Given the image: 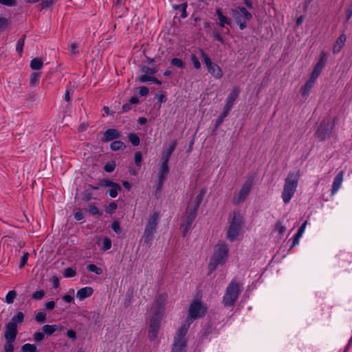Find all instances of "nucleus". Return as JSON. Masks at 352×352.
<instances>
[{
	"label": "nucleus",
	"mask_w": 352,
	"mask_h": 352,
	"mask_svg": "<svg viewBox=\"0 0 352 352\" xmlns=\"http://www.w3.org/2000/svg\"><path fill=\"white\" fill-rule=\"evenodd\" d=\"M228 246L224 241H219L217 243L208 264L210 274L215 270L219 265L225 263L228 256Z\"/></svg>",
	"instance_id": "obj_1"
},
{
	"label": "nucleus",
	"mask_w": 352,
	"mask_h": 352,
	"mask_svg": "<svg viewBox=\"0 0 352 352\" xmlns=\"http://www.w3.org/2000/svg\"><path fill=\"white\" fill-rule=\"evenodd\" d=\"M243 224V217L239 212H233L229 217V226L227 230L226 238L230 241H234L240 234Z\"/></svg>",
	"instance_id": "obj_2"
},
{
	"label": "nucleus",
	"mask_w": 352,
	"mask_h": 352,
	"mask_svg": "<svg viewBox=\"0 0 352 352\" xmlns=\"http://www.w3.org/2000/svg\"><path fill=\"white\" fill-rule=\"evenodd\" d=\"M299 177L298 174L292 172L286 177L281 195L285 204L289 203L294 195L298 186Z\"/></svg>",
	"instance_id": "obj_3"
},
{
	"label": "nucleus",
	"mask_w": 352,
	"mask_h": 352,
	"mask_svg": "<svg viewBox=\"0 0 352 352\" xmlns=\"http://www.w3.org/2000/svg\"><path fill=\"white\" fill-rule=\"evenodd\" d=\"M241 285L235 280L232 279L226 287L223 297V304L225 307H232L237 300L241 293Z\"/></svg>",
	"instance_id": "obj_4"
},
{
	"label": "nucleus",
	"mask_w": 352,
	"mask_h": 352,
	"mask_svg": "<svg viewBox=\"0 0 352 352\" xmlns=\"http://www.w3.org/2000/svg\"><path fill=\"white\" fill-rule=\"evenodd\" d=\"M188 333V327L181 325L176 331L173 338L170 352H186L188 340L186 337Z\"/></svg>",
	"instance_id": "obj_5"
},
{
	"label": "nucleus",
	"mask_w": 352,
	"mask_h": 352,
	"mask_svg": "<svg viewBox=\"0 0 352 352\" xmlns=\"http://www.w3.org/2000/svg\"><path fill=\"white\" fill-rule=\"evenodd\" d=\"M159 219L160 212L157 211L154 212L148 219L142 236L144 243L148 246H150L153 241V235L157 230Z\"/></svg>",
	"instance_id": "obj_6"
},
{
	"label": "nucleus",
	"mask_w": 352,
	"mask_h": 352,
	"mask_svg": "<svg viewBox=\"0 0 352 352\" xmlns=\"http://www.w3.org/2000/svg\"><path fill=\"white\" fill-rule=\"evenodd\" d=\"M206 312V307L201 303V302L198 300H194L190 305L188 315L186 322L182 325L188 327V329L193 320L198 318L203 317Z\"/></svg>",
	"instance_id": "obj_7"
},
{
	"label": "nucleus",
	"mask_w": 352,
	"mask_h": 352,
	"mask_svg": "<svg viewBox=\"0 0 352 352\" xmlns=\"http://www.w3.org/2000/svg\"><path fill=\"white\" fill-rule=\"evenodd\" d=\"M254 184V177H249L242 186L240 190L234 192V197L232 199V203L234 206H237L243 203L252 190Z\"/></svg>",
	"instance_id": "obj_8"
},
{
	"label": "nucleus",
	"mask_w": 352,
	"mask_h": 352,
	"mask_svg": "<svg viewBox=\"0 0 352 352\" xmlns=\"http://www.w3.org/2000/svg\"><path fill=\"white\" fill-rule=\"evenodd\" d=\"M167 301V295L160 294L158 295L152 306L153 318L162 319L164 314L165 305Z\"/></svg>",
	"instance_id": "obj_9"
},
{
	"label": "nucleus",
	"mask_w": 352,
	"mask_h": 352,
	"mask_svg": "<svg viewBox=\"0 0 352 352\" xmlns=\"http://www.w3.org/2000/svg\"><path fill=\"white\" fill-rule=\"evenodd\" d=\"M201 55L207 67L208 72L217 79L222 78L223 72L221 67L216 63L212 62L208 54L202 50H201Z\"/></svg>",
	"instance_id": "obj_10"
},
{
	"label": "nucleus",
	"mask_w": 352,
	"mask_h": 352,
	"mask_svg": "<svg viewBox=\"0 0 352 352\" xmlns=\"http://www.w3.org/2000/svg\"><path fill=\"white\" fill-rule=\"evenodd\" d=\"M334 123L331 121H322L318 126L316 135L320 141H324L331 136L333 129L334 128Z\"/></svg>",
	"instance_id": "obj_11"
},
{
	"label": "nucleus",
	"mask_w": 352,
	"mask_h": 352,
	"mask_svg": "<svg viewBox=\"0 0 352 352\" xmlns=\"http://www.w3.org/2000/svg\"><path fill=\"white\" fill-rule=\"evenodd\" d=\"M197 216V211L195 209L188 208L186 211V217L184 223L181 225L182 236H185L191 228L192 223Z\"/></svg>",
	"instance_id": "obj_12"
},
{
	"label": "nucleus",
	"mask_w": 352,
	"mask_h": 352,
	"mask_svg": "<svg viewBox=\"0 0 352 352\" xmlns=\"http://www.w3.org/2000/svg\"><path fill=\"white\" fill-rule=\"evenodd\" d=\"M161 320L162 319L151 317L148 331V338L151 340H154L157 337Z\"/></svg>",
	"instance_id": "obj_13"
},
{
	"label": "nucleus",
	"mask_w": 352,
	"mask_h": 352,
	"mask_svg": "<svg viewBox=\"0 0 352 352\" xmlns=\"http://www.w3.org/2000/svg\"><path fill=\"white\" fill-rule=\"evenodd\" d=\"M18 333L17 325L13 322H8L6 325L4 337L6 340H15Z\"/></svg>",
	"instance_id": "obj_14"
},
{
	"label": "nucleus",
	"mask_w": 352,
	"mask_h": 352,
	"mask_svg": "<svg viewBox=\"0 0 352 352\" xmlns=\"http://www.w3.org/2000/svg\"><path fill=\"white\" fill-rule=\"evenodd\" d=\"M120 136V133L118 130L114 129H109L104 133L102 140L104 142H107L119 138Z\"/></svg>",
	"instance_id": "obj_15"
},
{
	"label": "nucleus",
	"mask_w": 352,
	"mask_h": 352,
	"mask_svg": "<svg viewBox=\"0 0 352 352\" xmlns=\"http://www.w3.org/2000/svg\"><path fill=\"white\" fill-rule=\"evenodd\" d=\"M216 14L218 17L219 22L218 25L221 28H225L226 25H231V21L227 16H226L222 12L221 8L216 10Z\"/></svg>",
	"instance_id": "obj_16"
},
{
	"label": "nucleus",
	"mask_w": 352,
	"mask_h": 352,
	"mask_svg": "<svg viewBox=\"0 0 352 352\" xmlns=\"http://www.w3.org/2000/svg\"><path fill=\"white\" fill-rule=\"evenodd\" d=\"M94 293V289L91 287H85L80 289L76 292V297L80 300H82L89 296Z\"/></svg>",
	"instance_id": "obj_17"
},
{
	"label": "nucleus",
	"mask_w": 352,
	"mask_h": 352,
	"mask_svg": "<svg viewBox=\"0 0 352 352\" xmlns=\"http://www.w3.org/2000/svg\"><path fill=\"white\" fill-rule=\"evenodd\" d=\"M343 181V171H340L334 178L332 188H331V194H335L338 189L340 188L342 182Z\"/></svg>",
	"instance_id": "obj_18"
},
{
	"label": "nucleus",
	"mask_w": 352,
	"mask_h": 352,
	"mask_svg": "<svg viewBox=\"0 0 352 352\" xmlns=\"http://www.w3.org/2000/svg\"><path fill=\"white\" fill-rule=\"evenodd\" d=\"M346 38L344 34H342L336 40L333 47V53L334 54L339 53L343 47L344 43L346 42Z\"/></svg>",
	"instance_id": "obj_19"
},
{
	"label": "nucleus",
	"mask_w": 352,
	"mask_h": 352,
	"mask_svg": "<svg viewBox=\"0 0 352 352\" xmlns=\"http://www.w3.org/2000/svg\"><path fill=\"white\" fill-rule=\"evenodd\" d=\"M239 11H236L233 15L242 16V19L250 21L252 18V14L244 7H238Z\"/></svg>",
	"instance_id": "obj_20"
},
{
	"label": "nucleus",
	"mask_w": 352,
	"mask_h": 352,
	"mask_svg": "<svg viewBox=\"0 0 352 352\" xmlns=\"http://www.w3.org/2000/svg\"><path fill=\"white\" fill-rule=\"evenodd\" d=\"M63 327L56 324H45L42 327V330L47 336L52 335L55 331L61 330Z\"/></svg>",
	"instance_id": "obj_21"
},
{
	"label": "nucleus",
	"mask_w": 352,
	"mask_h": 352,
	"mask_svg": "<svg viewBox=\"0 0 352 352\" xmlns=\"http://www.w3.org/2000/svg\"><path fill=\"white\" fill-rule=\"evenodd\" d=\"M316 81L309 79L305 84L301 87L300 92L303 97L308 96L309 91L312 89Z\"/></svg>",
	"instance_id": "obj_22"
},
{
	"label": "nucleus",
	"mask_w": 352,
	"mask_h": 352,
	"mask_svg": "<svg viewBox=\"0 0 352 352\" xmlns=\"http://www.w3.org/2000/svg\"><path fill=\"white\" fill-rule=\"evenodd\" d=\"M169 173L168 163L161 162L159 172L157 173V177L166 179Z\"/></svg>",
	"instance_id": "obj_23"
},
{
	"label": "nucleus",
	"mask_w": 352,
	"mask_h": 352,
	"mask_svg": "<svg viewBox=\"0 0 352 352\" xmlns=\"http://www.w3.org/2000/svg\"><path fill=\"white\" fill-rule=\"evenodd\" d=\"M138 80L141 82H148V81H152V82H153L154 83H155L157 85H162V83L161 80H158L155 77L152 76H149V75H148L147 74H145V73H144V74L141 75L139 77Z\"/></svg>",
	"instance_id": "obj_24"
},
{
	"label": "nucleus",
	"mask_w": 352,
	"mask_h": 352,
	"mask_svg": "<svg viewBox=\"0 0 352 352\" xmlns=\"http://www.w3.org/2000/svg\"><path fill=\"white\" fill-rule=\"evenodd\" d=\"M188 4L187 3H184L179 5H173V8L175 10H178L181 12L180 18L185 19L187 17L188 14L186 12Z\"/></svg>",
	"instance_id": "obj_25"
},
{
	"label": "nucleus",
	"mask_w": 352,
	"mask_h": 352,
	"mask_svg": "<svg viewBox=\"0 0 352 352\" xmlns=\"http://www.w3.org/2000/svg\"><path fill=\"white\" fill-rule=\"evenodd\" d=\"M206 191L204 190H201L199 193L197 195L195 198V204L193 206H191L190 208L195 209V210L198 211L200 204H201Z\"/></svg>",
	"instance_id": "obj_26"
},
{
	"label": "nucleus",
	"mask_w": 352,
	"mask_h": 352,
	"mask_svg": "<svg viewBox=\"0 0 352 352\" xmlns=\"http://www.w3.org/2000/svg\"><path fill=\"white\" fill-rule=\"evenodd\" d=\"M43 66V63L39 58H34L30 62V67L34 70H39Z\"/></svg>",
	"instance_id": "obj_27"
},
{
	"label": "nucleus",
	"mask_w": 352,
	"mask_h": 352,
	"mask_svg": "<svg viewBox=\"0 0 352 352\" xmlns=\"http://www.w3.org/2000/svg\"><path fill=\"white\" fill-rule=\"evenodd\" d=\"M327 60V54H326V53L324 52H322L320 54V60H318V62L316 65L315 67L318 68V69H320L322 71V69L324 68V67L326 65Z\"/></svg>",
	"instance_id": "obj_28"
},
{
	"label": "nucleus",
	"mask_w": 352,
	"mask_h": 352,
	"mask_svg": "<svg viewBox=\"0 0 352 352\" xmlns=\"http://www.w3.org/2000/svg\"><path fill=\"white\" fill-rule=\"evenodd\" d=\"M110 148L112 151H118L124 149L126 146L123 142L120 140H116L111 144Z\"/></svg>",
	"instance_id": "obj_29"
},
{
	"label": "nucleus",
	"mask_w": 352,
	"mask_h": 352,
	"mask_svg": "<svg viewBox=\"0 0 352 352\" xmlns=\"http://www.w3.org/2000/svg\"><path fill=\"white\" fill-rule=\"evenodd\" d=\"M240 93V89L239 87H234L232 92L228 96L227 100L230 103H234L235 100L238 98Z\"/></svg>",
	"instance_id": "obj_30"
},
{
	"label": "nucleus",
	"mask_w": 352,
	"mask_h": 352,
	"mask_svg": "<svg viewBox=\"0 0 352 352\" xmlns=\"http://www.w3.org/2000/svg\"><path fill=\"white\" fill-rule=\"evenodd\" d=\"M24 320V314L21 311H19L14 315L9 322H13L17 325V323L22 324Z\"/></svg>",
	"instance_id": "obj_31"
},
{
	"label": "nucleus",
	"mask_w": 352,
	"mask_h": 352,
	"mask_svg": "<svg viewBox=\"0 0 352 352\" xmlns=\"http://www.w3.org/2000/svg\"><path fill=\"white\" fill-rule=\"evenodd\" d=\"M41 74L39 72H33L30 75V85L32 87L36 86L40 80Z\"/></svg>",
	"instance_id": "obj_32"
},
{
	"label": "nucleus",
	"mask_w": 352,
	"mask_h": 352,
	"mask_svg": "<svg viewBox=\"0 0 352 352\" xmlns=\"http://www.w3.org/2000/svg\"><path fill=\"white\" fill-rule=\"evenodd\" d=\"M25 34L21 36V37L18 40L16 45V50L18 53L21 55L23 53V45L25 43Z\"/></svg>",
	"instance_id": "obj_33"
},
{
	"label": "nucleus",
	"mask_w": 352,
	"mask_h": 352,
	"mask_svg": "<svg viewBox=\"0 0 352 352\" xmlns=\"http://www.w3.org/2000/svg\"><path fill=\"white\" fill-rule=\"evenodd\" d=\"M87 270L89 271V272H94L97 275H100L102 274V268L99 267H97L96 265L94 264H88L87 265Z\"/></svg>",
	"instance_id": "obj_34"
},
{
	"label": "nucleus",
	"mask_w": 352,
	"mask_h": 352,
	"mask_svg": "<svg viewBox=\"0 0 352 352\" xmlns=\"http://www.w3.org/2000/svg\"><path fill=\"white\" fill-rule=\"evenodd\" d=\"M233 16L235 19L236 23L239 26V29L241 30L245 29L247 27L246 21H245L244 19H242V16H238V15H233Z\"/></svg>",
	"instance_id": "obj_35"
},
{
	"label": "nucleus",
	"mask_w": 352,
	"mask_h": 352,
	"mask_svg": "<svg viewBox=\"0 0 352 352\" xmlns=\"http://www.w3.org/2000/svg\"><path fill=\"white\" fill-rule=\"evenodd\" d=\"M22 352H37V347L34 344H25L21 346Z\"/></svg>",
	"instance_id": "obj_36"
},
{
	"label": "nucleus",
	"mask_w": 352,
	"mask_h": 352,
	"mask_svg": "<svg viewBox=\"0 0 352 352\" xmlns=\"http://www.w3.org/2000/svg\"><path fill=\"white\" fill-rule=\"evenodd\" d=\"M100 186L106 187H117V188H120V184L109 179H103L100 182Z\"/></svg>",
	"instance_id": "obj_37"
},
{
	"label": "nucleus",
	"mask_w": 352,
	"mask_h": 352,
	"mask_svg": "<svg viewBox=\"0 0 352 352\" xmlns=\"http://www.w3.org/2000/svg\"><path fill=\"white\" fill-rule=\"evenodd\" d=\"M128 138L129 140L133 146H138L140 144V140L137 134L129 133Z\"/></svg>",
	"instance_id": "obj_38"
},
{
	"label": "nucleus",
	"mask_w": 352,
	"mask_h": 352,
	"mask_svg": "<svg viewBox=\"0 0 352 352\" xmlns=\"http://www.w3.org/2000/svg\"><path fill=\"white\" fill-rule=\"evenodd\" d=\"M170 63L178 68L184 69L185 67V63L178 58H173L170 60Z\"/></svg>",
	"instance_id": "obj_39"
},
{
	"label": "nucleus",
	"mask_w": 352,
	"mask_h": 352,
	"mask_svg": "<svg viewBox=\"0 0 352 352\" xmlns=\"http://www.w3.org/2000/svg\"><path fill=\"white\" fill-rule=\"evenodd\" d=\"M116 164L114 161L107 162L104 166V170L107 173H112L116 168Z\"/></svg>",
	"instance_id": "obj_40"
},
{
	"label": "nucleus",
	"mask_w": 352,
	"mask_h": 352,
	"mask_svg": "<svg viewBox=\"0 0 352 352\" xmlns=\"http://www.w3.org/2000/svg\"><path fill=\"white\" fill-rule=\"evenodd\" d=\"M16 296V293L14 290H12L8 292L6 296V301L8 304H11L13 302L14 298Z\"/></svg>",
	"instance_id": "obj_41"
},
{
	"label": "nucleus",
	"mask_w": 352,
	"mask_h": 352,
	"mask_svg": "<svg viewBox=\"0 0 352 352\" xmlns=\"http://www.w3.org/2000/svg\"><path fill=\"white\" fill-rule=\"evenodd\" d=\"M102 245H103L102 248V250H104V251L109 250L111 248V245H112L111 240L108 237H104L102 239Z\"/></svg>",
	"instance_id": "obj_42"
},
{
	"label": "nucleus",
	"mask_w": 352,
	"mask_h": 352,
	"mask_svg": "<svg viewBox=\"0 0 352 352\" xmlns=\"http://www.w3.org/2000/svg\"><path fill=\"white\" fill-rule=\"evenodd\" d=\"M63 275L65 278H72L76 275V271L72 267L65 269Z\"/></svg>",
	"instance_id": "obj_43"
},
{
	"label": "nucleus",
	"mask_w": 352,
	"mask_h": 352,
	"mask_svg": "<svg viewBox=\"0 0 352 352\" xmlns=\"http://www.w3.org/2000/svg\"><path fill=\"white\" fill-rule=\"evenodd\" d=\"M88 211L92 215L101 216L102 214V212L100 211L96 206L94 205H90L89 206Z\"/></svg>",
	"instance_id": "obj_44"
},
{
	"label": "nucleus",
	"mask_w": 352,
	"mask_h": 352,
	"mask_svg": "<svg viewBox=\"0 0 352 352\" xmlns=\"http://www.w3.org/2000/svg\"><path fill=\"white\" fill-rule=\"evenodd\" d=\"M121 190H122V188L120 186V188H117V187H111V188H110L107 190V193L109 194V195L111 197L114 198L118 196V191H120Z\"/></svg>",
	"instance_id": "obj_45"
},
{
	"label": "nucleus",
	"mask_w": 352,
	"mask_h": 352,
	"mask_svg": "<svg viewBox=\"0 0 352 352\" xmlns=\"http://www.w3.org/2000/svg\"><path fill=\"white\" fill-rule=\"evenodd\" d=\"M15 340H6V344H4V349L6 352H13L14 351V346H13V342Z\"/></svg>",
	"instance_id": "obj_46"
},
{
	"label": "nucleus",
	"mask_w": 352,
	"mask_h": 352,
	"mask_svg": "<svg viewBox=\"0 0 352 352\" xmlns=\"http://www.w3.org/2000/svg\"><path fill=\"white\" fill-rule=\"evenodd\" d=\"M35 320L38 323H43L46 320V314L42 311H39L35 315Z\"/></svg>",
	"instance_id": "obj_47"
},
{
	"label": "nucleus",
	"mask_w": 352,
	"mask_h": 352,
	"mask_svg": "<svg viewBox=\"0 0 352 352\" xmlns=\"http://www.w3.org/2000/svg\"><path fill=\"white\" fill-rule=\"evenodd\" d=\"M155 98L157 100V102L162 104L166 101V92L160 91L155 95Z\"/></svg>",
	"instance_id": "obj_48"
},
{
	"label": "nucleus",
	"mask_w": 352,
	"mask_h": 352,
	"mask_svg": "<svg viewBox=\"0 0 352 352\" xmlns=\"http://www.w3.org/2000/svg\"><path fill=\"white\" fill-rule=\"evenodd\" d=\"M190 60L194 65V67L196 69H199L201 68V63L195 54H192L190 56Z\"/></svg>",
	"instance_id": "obj_49"
},
{
	"label": "nucleus",
	"mask_w": 352,
	"mask_h": 352,
	"mask_svg": "<svg viewBox=\"0 0 352 352\" xmlns=\"http://www.w3.org/2000/svg\"><path fill=\"white\" fill-rule=\"evenodd\" d=\"M141 71L147 74H154L157 72V69L156 67L150 68L146 66H142L141 68Z\"/></svg>",
	"instance_id": "obj_50"
},
{
	"label": "nucleus",
	"mask_w": 352,
	"mask_h": 352,
	"mask_svg": "<svg viewBox=\"0 0 352 352\" xmlns=\"http://www.w3.org/2000/svg\"><path fill=\"white\" fill-rule=\"evenodd\" d=\"M171 155H172V153L164 150L162 154L161 162L168 163Z\"/></svg>",
	"instance_id": "obj_51"
},
{
	"label": "nucleus",
	"mask_w": 352,
	"mask_h": 352,
	"mask_svg": "<svg viewBox=\"0 0 352 352\" xmlns=\"http://www.w3.org/2000/svg\"><path fill=\"white\" fill-rule=\"evenodd\" d=\"M134 160H135V164H136V166H141V162L142 160V155L140 151H137L135 153Z\"/></svg>",
	"instance_id": "obj_52"
},
{
	"label": "nucleus",
	"mask_w": 352,
	"mask_h": 352,
	"mask_svg": "<svg viewBox=\"0 0 352 352\" xmlns=\"http://www.w3.org/2000/svg\"><path fill=\"white\" fill-rule=\"evenodd\" d=\"M34 340L36 342L42 341L45 338L44 332L37 331L35 332L33 335Z\"/></svg>",
	"instance_id": "obj_53"
},
{
	"label": "nucleus",
	"mask_w": 352,
	"mask_h": 352,
	"mask_svg": "<svg viewBox=\"0 0 352 352\" xmlns=\"http://www.w3.org/2000/svg\"><path fill=\"white\" fill-rule=\"evenodd\" d=\"M45 296V292L44 290H39L34 292L32 295V298L35 300H41Z\"/></svg>",
	"instance_id": "obj_54"
},
{
	"label": "nucleus",
	"mask_w": 352,
	"mask_h": 352,
	"mask_svg": "<svg viewBox=\"0 0 352 352\" xmlns=\"http://www.w3.org/2000/svg\"><path fill=\"white\" fill-rule=\"evenodd\" d=\"M54 3V0H43L40 6L41 7V9L44 10V9H47L49 8L50 6H52Z\"/></svg>",
	"instance_id": "obj_55"
},
{
	"label": "nucleus",
	"mask_w": 352,
	"mask_h": 352,
	"mask_svg": "<svg viewBox=\"0 0 352 352\" xmlns=\"http://www.w3.org/2000/svg\"><path fill=\"white\" fill-rule=\"evenodd\" d=\"M111 228L112 230L118 234H121L122 232V228L120 226V223L118 221H113L111 224Z\"/></svg>",
	"instance_id": "obj_56"
},
{
	"label": "nucleus",
	"mask_w": 352,
	"mask_h": 352,
	"mask_svg": "<svg viewBox=\"0 0 352 352\" xmlns=\"http://www.w3.org/2000/svg\"><path fill=\"white\" fill-rule=\"evenodd\" d=\"M212 34H213L214 38L217 41L220 42L221 44L224 43L225 41H224L223 36H221V34L219 31H217V30L213 31Z\"/></svg>",
	"instance_id": "obj_57"
},
{
	"label": "nucleus",
	"mask_w": 352,
	"mask_h": 352,
	"mask_svg": "<svg viewBox=\"0 0 352 352\" xmlns=\"http://www.w3.org/2000/svg\"><path fill=\"white\" fill-rule=\"evenodd\" d=\"M321 72L322 71L320 69H319L318 68H316L314 67V70L311 72V76H310V79L316 81V79L318 78V77L319 76V75L320 74Z\"/></svg>",
	"instance_id": "obj_58"
},
{
	"label": "nucleus",
	"mask_w": 352,
	"mask_h": 352,
	"mask_svg": "<svg viewBox=\"0 0 352 352\" xmlns=\"http://www.w3.org/2000/svg\"><path fill=\"white\" fill-rule=\"evenodd\" d=\"M228 116L227 113L222 112L221 114L219 116V118L217 119L216 124H215V129H217L223 122L225 118Z\"/></svg>",
	"instance_id": "obj_59"
},
{
	"label": "nucleus",
	"mask_w": 352,
	"mask_h": 352,
	"mask_svg": "<svg viewBox=\"0 0 352 352\" xmlns=\"http://www.w3.org/2000/svg\"><path fill=\"white\" fill-rule=\"evenodd\" d=\"M0 3L6 6H14L16 5V0H0Z\"/></svg>",
	"instance_id": "obj_60"
},
{
	"label": "nucleus",
	"mask_w": 352,
	"mask_h": 352,
	"mask_svg": "<svg viewBox=\"0 0 352 352\" xmlns=\"http://www.w3.org/2000/svg\"><path fill=\"white\" fill-rule=\"evenodd\" d=\"M166 179L157 177V181L156 184V190L160 191L163 187L164 183L166 181Z\"/></svg>",
	"instance_id": "obj_61"
},
{
	"label": "nucleus",
	"mask_w": 352,
	"mask_h": 352,
	"mask_svg": "<svg viewBox=\"0 0 352 352\" xmlns=\"http://www.w3.org/2000/svg\"><path fill=\"white\" fill-rule=\"evenodd\" d=\"M276 230L280 234H282L285 232L286 228L284 226L281 224L280 222H276L275 224Z\"/></svg>",
	"instance_id": "obj_62"
},
{
	"label": "nucleus",
	"mask_w": 352,
	"mask_h": 352,
	"mask_svg": "<svg viewBox=\"0 0 352 352\" xmlns=\"http://www.w3.org/2000/svg\"><path fill=\"white\" fill-rule=\"evenodd\" d=\"M69 50L70 52V53L72 54H78V45L76 43H72L69 46Z\"/></svg>",
	"instance_id": "obj_63"
},
{
	"label": "nucleus",
	"mask_w": 352,
	"mask_h": 352,
	"mask_svg": "<svg viewBox=\"0 0 352 352\" xmlns=\"http://www.w3.org/2000/svg\"><path fill=\"white\" fill-rule=\"evenodd\" d=\"M118 206L116 202H111L106 209L107 213H112L117 208Z\"/></svg>",
	"instance_id": "obj_64"
}]
</instances>
